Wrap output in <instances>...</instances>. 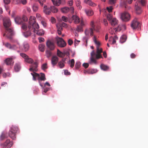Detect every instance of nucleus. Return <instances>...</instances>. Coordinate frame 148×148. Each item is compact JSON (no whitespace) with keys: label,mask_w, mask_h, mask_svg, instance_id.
<instances>
[{"label":"nucleus","mask_w":148,"mask_h":148,"mask_svg":"<svg viewBox=\"0 0 148 148\" xmlns=\"http://www.w3.org/2000/svg\"><path fill=\"white\" fill-rule=\"evenodd\" d=\"M14 143L12 141H10V139H7L5 142L3 144H0L1 146L4 148H10Z\"/></svg>","instance_id":"6e6552de"},{"label":"nucleus","mask_w":148,"mask_h":148,"mask_svg":"<svg viewBox=\"0 0 148 148\" xmlns=\"http://www.w3.org/2000/svg\"><path fill=\"white\" fill-rule=\"evenodd\" d=\"M39 42H41L44 41V39L42 37H39L38 38Z\"/></svg>","instance_id":"69168bd1"},{"label":"nucleus","mask_w":148,"mask_h":148,"mask_svg":"<svg viewBox=\"0 0 148 148\" xmlns=\"http://www.w3.org/2000/svg\"><path fill=\"white\" fill-rule=\"evenodd\" d=\"M139 24V23L137 19H135L132 21L131 24V26L133 29H135L138 27Z\"/></svg>","instance_id":"6ab92c4d"},{"label":"nucleus","mask_w":148,"mask_h":148,"mask_svg":"<svg viewBox=\"0 0 148 148\" xmlns=\"http://www.w3.org/2000/svg\"><path fill=\"white\" fill-rule=\"evenodd\" d=\"M51 20L52 23H54L56 22V19L53 17H51Z\"/></svg>","instance_id":"e2e57ef3"},{"label":"nucleus","mask_w":148,"mask_h":148,"mask_svg":"<svg viewBox=\"0 0 148 148\" xmlns=\"http://www.w3.org/2000/svg\"><path fill=\"white\" fill-rule=\"evenodd\" d=\"M103 23L105 26H107L108 25V23L107 20L105 19H104L103 20Z\"/></svg>","instance_id":"0e129e2a"},{"label":"nucleus","mask_w":148,"mask_h":148,"mask_svg":"<svg viewBox=\"0 0 148 148\" xmlns=\"http://www.w3.org/2000/svg\"><path fill=\"white\" fill-rule=\"evenodd\" d=\"M118 40V37L116 36L114 37H111L109 38V41L112 42V44H114L116 42L117 40Z\"/></svg>","instance_id":"5701e85b"},{"label":"nucleus","mask_w":148,"mask_h":148,"mask_svg":"<svg viewBox=\"0 0 148 148\" xmlns=\"http://www.w3.org/2000/svg\"><path fill=\"white\" fill-rule=\"evenodd\" d=\"M106 15L108 21L112 26H115L117 25L119 23L118 20L116 18H113L112 15L108 14Z\"/></svg>","instance_id":"39448f33"},{"label":"nucleus","mask_w":148,"mask_h":148,"mask_svg":"<svg viewBox=\"0 0 148 148\" xmlns=\"http://www.w3.org/2000/svg\"><path fill=\"white\" fill-rule=\"evenodd\" d=\"M47 65V63L43 64L41 66V69L43 70H45L47 69L48 68Z\"/></svg>","instance_id":"a18cd8bd"},{"label":"nucleus","mask_w":148,"mask_h":148,"mask_svg":"<svg viewBox=\"0 0 148 148\" xmlns=\"http://www.w3.org/2000/svg\"><path fill=\"white\" fill-rule=\"evenodd\" d=\"M14 21L16 24H21L22 22V20L20 16H17L14 18Z\"/></svg>","instance_id":"cd10ccee"},{"label":"nucleus","mask_w":148,"mask_h":148,"mask_svg":"<svg viewBox=\"0 0 148 148\" xmlns=\"http://www.w3.org/2000/svg\"><path fill=\"white\" fill-rule=\"evenodd\" d=\"M101 69L104 71H107L109 69V67L105 64H101L100 65Z\"/></svg>","instance_id":"c9c22d12"},{"label":"nucleus","mask_w":148,"mask_h":148,"mask_svg":"<svg viewBox=\"0 0 148 148\" xmlns=\"http://www.w3.org/2000/svg\"><path fill=\"white\" fill-rule=\"evenodd\" d=\"M82 65L85 68H87L89 66V64L88 63H84Z\"/></svg>","instance_id":"680f3d73"},{"label":"nucleus","mask_w":148,"mask_h":148,"mask_svg":"<svg viewBox=\"0 0 148 148\" xmlns=\"http://www.w3.org/2000/svg\"><path fill=\"white\" fill-rule=\"evenodd\" d=\"M54 42L53 41L50 40H48L46 42L47 47L51 50H53L55 48Z\"/></svg>","instance_id":"9b49d317"},{"label":"nucleus","mask_w":148,"mask_h":148,"mask_svg":"<svg viewBox=\"0 0 148 148\" xmlns=\"http://www.w3.org/2000/svg\"><path fill=\"white\" fill-rule=\"evenodd\" d=\"M34 72H33L34 73H31L33 76V80H36V79H37L39 82H40V81H45L46 79L45 75L44 73H41L40 75L39 74L34 73Z\"/></svg>","instance_id":"423d86ee"},{"label":"nucleus","mask_w":148,"mask_h":148,"mask_svg":"<svg viewBox=\"0 0 148 148\" xmlns=\"http://www.w3.org/2000/svg\"><path fill=\"white\" fill-rule=\"evenodd\" d=\"M135 9L136 10V12L137 14H140L141 13L142 10L141 8L138 6L137 2L135 4Z\"/></svg>","instance_id":"393cba45"},{"label":"nucleus","mask_w":148,"mask_h":148,"mask_svg":"<svg viewBox=\"0 0 148 148\" xmlns=\"http://www.w3.org/2000/svg\"><path fill=\"white\" fill-rule=\"evenodd\" d=\"M43 11L46 14H49L51 12V9L50 8H48L46 5H45L43 8Z\"/></svg>","instance_id":"412c9836"},{"label":"nucleus","mask_w":148,"mask_h":148,"mask_svg":"<svg viewBox=\"0 0 148 148\" xmlns=\"http://www.w3.org/2000/svg\"><path fill=\"white\" fill-rule=\"evenodd\" d=\"M80 42V40H77L76 39H75L74 42L75 45H77Z\"/></svg>","instance_id":"bf43d9fd"},{"label":"nucleus","mask_w":148,"mask_h":148,"mask_svg":"<svg viewBox=\"0 0 148 148\" xmlns=\"http://www.w3.org/2000/svg\"><path fill=\"white\" fill-rule=\"evenodd\" d=\"M45 46L43 44H40L38 46V49L41 52H44L45 50Z\"/></svg>","instance_id":"72a5a7b5"},{"label":"nucleus","mask_w":148,"mask_h":148,"mask_svg":"<svg viewBox=\"0 0 148 148\" xmlns=\"http://www.w3.org/2000/svg\"><path fill=\"white\" fill-rule=\"evenodd\" d=\"M57 55L58 56L61 58H63L64 56V54L58 49H57Z\"/></svg>","instance_id":"ea45409f"},{"label":"nucleus","mask_w":148,"mask_h":148,"mask_svg":"<svg viewBox=\"0 0 148 148\" xmlns=\"http://www.w3.org/2000/svg\"><path fill=\"white\" fill-rule=\"evenodd\" d=\"M41 23L44 27H46L47 26V23L44 19L41 21Z\"/></svg>","instance_id":"de8ad7c7"},{"label":"nucleus","mask_w":148,"mask_h":148,"mask_svg":"<svg viewBox=\"0 0 148 148\" xmlns=\"http://www.w3.org/2000/svg\"><path fill=\"white\" fill-rule=\"evenodd\" d=\"M113 7L112 6H110L109 7H107L106 8V9H104L103 11V12H106V10H107L108 12L110 13L112 12V10H113Z\"/></svg>","instance_id":"58836bf2"},{"label":"nucleus","mask_w":148,"mask_h":148,"mask_svg":"<svg viewBox=\"0 0 148 148\" xmlns=\"http://www.w3.org/2000/svg\"><path fill=\"white\" fill-rule=\"evenodd\" d=\"M81 65V63L79 62H77L76 63L75 67L76 69H78L80 67Z\"/></svg>","instance_id":"09e8293b"},{"label":"nucleus","mask_w":148,"mask_h":148,"mask_svg":"<svg viewBox=\"0 0 148 148\" xmlns=\"http://www.w3.org/2000/svg\"><path fill=\"white\" fill-rule=\"evenodd\" d=\"M6 32L3 34V36H5L11 39V36L13 35V32L12 30L11 29H7Z\"/></svg>","instance_id":"4468645a"},{"label":"nucleus","mask_w":148,"mask_h":148,"mask_svg":"<svg viewBox=\"0 0 148 148\" xmlns=\"http://www.w3.org/2000/svg\"><path fill=\"white\" fill-rule=\"evenodd\" d=\"M10 73H3V76L4 78H6L7 77L9 76L10 75Z\"/></svg>","instance_id":"4d7b16f0"},{"label":"nucleus","mask_w":148,"mask_h":148,"mask_svg":"<svg viewBox=\"0 0 148 148\" xmlns=\"http://www.w3.org/2000/svg\"><path fill=\"white\" fill-rule=\"evenodd\" d=\"M5 138H6V137H5V134L3 133H2L0 136V140H3Z\"/></svg>","instance_id":"6e6d98bb"},{"label":"nucleus","mask_w":148,"mask_h":148,"mask_svg":"<svg viewBox=\"0 0 148 148\" xmlns=\"http://www.w3.org/2000/svg\"><path fill=\"white\" fill-rule=\"evenodd\" d=\"M21 68L20 64L19 63H16L14 66V69L16 72L18 71Z\"/></svg>","instance_id":"2f4dec72"},{"label":"nucleus","mask_w":148,"mask_h":148,"mask_svg":"<svg viewBox=\"0 0 148 148\" xmlns=\"http://www.w3.org/2000/svg\"><path fill=\"white\" fill-rule=\"evenodd\" d=\"M76 5L77 8L79 10H81L82 8V6L81 5V2L80 0H76L75 1Z\"/></svg>","instance_id":"c85d7f7f"},{"label":"nucleus","mask_w":148,"mask_h":148,"mask_svg":"<svg viewBox=\"0 0 148 148\" xmlns=\"http://www.w3.org/2000/svg\"><path fill=\"white\" fill-rule=\"evenodd\" d=\"M138 1V2L140 3L143 5H144L146 3V1L145 0H140Z\"/></svg>","instance_id":"603ef678"},{"label":"nucleus","mask_w":148,"mask_h":148,"mask_svg":"<svg viewBox=\"0 0 148 148\" xmlns=\"http://www.w3.org/2000/svg\"><path fill=\"white\" fill-rule=\"evenodd\" d=\"M127 36L125 35H123L121 37L120 39V42L121 43H123L126 40Z\"/></svg>","instance_id":"f704fd0d"},{"label":"nucleus","mask_w":148,"mask_h":148,"mask_svg":"<svg viewBox=\"0 0 148 148\" xmlns=\"http://www.w3.org/2000/svg\"><path fill=\"white\" fill-rule=\"evenodd\" d=\"M38 29H33V32L34 33H36V34L39 36H42L44 35L45 33V31L42 29H40L38 30Z\"/></svg>","instance_id":"aec40b11"},{"label":"nucleus","mask_w":148,"mask_h":148,"mask_svg":"<svg viewBox=\"0 0 148 148\" xmlns=\"http://www.w3.org/2000/svg\"><path fill=\"white\" fill-rule=\"evenodd\" d=\"M45 53L46 56L48 58H49L51 56V53L50 51L47 50L46 51Z\"/></svg>","instance_id":"49530a36"},{"label":"nucleus","mask_w":148,"mask_h":148,"mask_svg":"<svg viewBox=\"0 0 148 148\" xmlns=\"http://www.w3.org/2000/svg\"><path fill=\"white\" fill-rule=\"evenodd\" d=\"M36 17L38 20L40 21L44 19V18L41 16L40 14L38 13L36 14Z\"/></svg>","instance_id":"c03bdc74"},{"label":"nucleus","mask_w":148,"mask_h":148,"mask_svg":"<svg viewBox=\"0 0 148 148\" xmlns=\"http://www.w3.org/2000/svg\"><path fill=\"white\" fill-rule=\"evenodd\" d=\"M94 29L92 28L86 29L85 31V34L86 36H92L93 35V31Z\"/></svg>","instance_id":"2eb2a0df"},{"label":"nucleus","mask_w":148,"mask_h":148,"mask_svg":"<svg viewBox=\"0 0 148 148\" xmlns=\"http://www.w3.org/2000/svg\"><path fill=\"white\" fill-rule=\"evenodd\" d=\"M54 5L58 6L61 3V0H51Z\"/></svg>","instance_id":"7c9ffc66"},{"label":"nucleus","mask_w":148,"mask_h":148,"mask_svg":"<svg viewBox=\"0 0 148 148\" xmlns=\"http://www.w3.org/2000/svg\"><path fill=\"white\" fill-rule=\"evenodd\" d=\"M20 56L24 59L25 61L29 64H32L30 66L29 70L30 71H37L38 70V62L37 60L33 63L34 60L31 58H30L25 53H21Z\"/></svg>","instance_id":"f03ea898"},{"label":"nucleus","mask_w":148,"mask_h":148,"mask_svg":"<svg viewBox=\"0 0 148 148\" xmlns=\"http://www.w3.org/2000/svg\"><path fill=\"white\" fill-rule=\"evenodd\" d=\"M97 71V70L96 69H89L87 70H84V72L85 74H92L96 73Z\"/></svg>","instance_id":"f3484780"},{"label":"nucleus","mask_w":148,"mask_h":148,"mask_svg":"<svg viewBox=\"0 0 148 148\" xmlns=\"http://www.w3.org/2000/svg\"><path fill=\"white\" fill-rule=\"evenodd\" d=\"M58 61V58L56 56L53 57L51 59V64L53 66L56 65Z\"/></svg>","instance_id":"bb28decb"},{"label":"nucleus","mask_w":148,"mask_h":148,"mask_svg":"<svg viewBox=\"0 0 148 148\" xmlns=\"http://www.w3.org/2000/svg\"><path fill=\"white\" fill-rule=\"evenodd\" d=\"M3 44L6 47L9 48L10 49H16L17 47L14 45H11L9 43L7 42L5 43H4L3 42Z\"/></svg>","instance_id":"a211bd4d"},{"label":"nucleus","mask_w":148,"mask_h":148,"mask_svg":"<svg viewBox=\"0 0 148 148\" xmlns=\"http://www.w3.org/2000/svg\"><path fill=\"white\" fill-rule=\"evenodd\" d=\"M21 28L22 30L24 31H26L28 29V27H27V25L25 23H23Z\"/></svg>","instance_id":"37998d69"},{"label":"nucleus","mask_w":148,"mask_h":148,"mask_svg":"<svg viewBox=\"0 0 148 148\" xmlns=\"http://www.w3.org/2000/svg\"><path fill=\"white\" fill-rule=\"evenodd\" d=\"M92 40L96 45V52L95 53L94 51L93 50L90 53L91 57L89 63L90 64L94 63L96 64L97 63L96 59L103 58L101 55V53L102 52V49L100 47L101 43L99 41L97 40L96 36H94Z\"/></svg>","instance_id":"f257e3e1"},{"label":"nucleus","mask_w":148,"mask_h":148,"mask_svg":"<svg viewBox=\"0 0 148 148\" xmlns=\"http://www.w3.org/2000/svg\"><path fill=\"white\" fill-rule=\"evenodd\" d=\"M121 25H118L117 27L115 29H116V30L117 31H119L122 30L121 28Z\"/></svg>","instance_id":"3c124183"},{"label":"nucleus","mask_w":148,"mask_h":148,"mask_svg":"<svg viewBox=\"0 0 148 148\" xmlns=\"http://www.w3.org/2000/svg\"><path fill=\"white\" fill-rule=\"evenodd\" d=\"M121 18L122 20L125 21H127L130 20V15L128 13L124 12L121 14Z\"/></svg>","instance_id":"1a4fd4ad"},{"label":"nucleus","mask_w":148,"mask_h":148,"mask_svg":"<svg viewBox=\"0 0 148 148\" xmlns=\"http://www.w3.org/2000/svg\"><path fill=\"white\" fill-rule=\"evenodd\" d=\"M84 2L90 6H95L96 5V4L92 2L91 0H84Z\"/></svg>","instance_id":"a878e982"},{"label":"nucleus","mask_w":148,"mask_h":148,"mask_svg":"<svg viewBox=\"0 0 148 148\" xmlns=\"http://www.w3.org/2000/svg\"><path fill=\"white\" fill-rule=\"evenodd\" d=\"M33 31V29L29 30L28 29V30L23 33V34L25 37H27L31 35V31Z\"/></svg>","instance_id":"c756f323"},{"label":"nucleus","mask_w":148,"mask_h":148,"mask_svg":"<svg viewBox=\"0 0 148 148\" xmlns=\"http://www.w3.org/2000/svg\"><path fill=\"white\" fill-rule=\"evenodd\" d=\"M69 8V11H70L71 13L73 14L74 12V8L73 7H71L70 8Z\"/></svg>","instance_id":"13d9d810"},{"label":"nucleus","mask_w":148,"mask_h":148,"mask_svg":"<svg viewBox=\"0 0 148 148\" xmlns=\"http://www.w3.org/2000/svg\"><path fill=\"white\" fill-rule=\"evenodd\" d=\"M19 131L18 127L15 125H12L8 132L9 136L12 140H15L16 138V134Z\"/></svg>","instance_id":"20e7f679"},{"label":"nucleus","mask_w":148,"mask_h":148,"mask_svg":"<svg viewBox=\"0 0 148 148\" xmlns=\"http://www.w3.org/2000/svg\"><path fill=\"white\" fill-rule=\"evenodd\" d=\"M64 74L66 75H69L70 74V72L67 70H64Z\"/></svg>","instance_id":"052dcab7"},{"label":"nucleus","mask_w":148,"mask_h":148,"mask_svg":"<svg viewBox=\"0 0 148 148\" xmlns=\"http://www.w3.org/2000/svg\"><path fill=\"white\" fill-rule=\"evenodd\" d=\"M116 0H109V2L111 4H115L116 2Z\"/></svg>","instance_id":"338daca9"},{"label":"nucleus","mask_w":148,"mask_h":148,"mask_svg":"<svg viewBox=\"0 0 148 148\" xmlns=\"http://www.w3.org/2000/svg\"><path fill=\"white\" fill-rule=\"evenodd\" d=\"M56 40L57 45L61 48L64 47L66 45V44L64 40L62 38L56 36Z\"/></svg>","instance_id":"0eeeda50"},{"label":"nucleus","mask_w":148,"mask_h":148,"mask_svg":"<svg viewBox=\"0 0 148 148\" xmlns=\"http://www.w3.org/2000/svg\"><path fill=\"white\" fill-rule=\"evenodd\" d=\"M68 63L71 68H73L75 64V61L74 59H72L69 60Z\"/></svg>","instance_id":"4c0bfd02"},{"label":"nucleus","mask_w":148,"mask_h":148,"mask_svg":"<svg viewBox=\"0 0 148 148\" xmlns=\"http://www.w3.org/2000/svg\"><path fill=\"white\" fill-rule=\"evenodd\" d=\"M33 11L34 12H37L38 9V6L37 4H34L32 6Z\"/></svg>","instance_id":"79ce46f5"},{"label":"nucleus","mask_w":148,"mask_h":148,"mask_svg":"<svg viewBox=\"0 0 148 148\" xmlns=\"http://www.w3.org/2000/svg\"><path fill=\"white\" fill-rule=\"evenodd\" d=\"M23 47L24 50L25 51H27L29 49V44L27 42H25L23 44Z\"/></svg>","instance_id":"e433bc0d"},{"label":"nucleus","mask_w":148,"mask_h":148,"mask_svg":"<svg viewBox=\"0 0 148 148\" xmlns=\"http://www.w3.org/2000/svg\"><path fill=\"white\" fill-rule=\"evenodd\" d=\"M68 43L69 45H71L73 44V41L71 39H69L68 40Z\"/></svg>","instance_id":"774afa93"},{"label":"nucleus","mask_w":148,"mask_h":148,"mask_svg":"<svg viewBox=\"0 0 148 148\" xmlns=\"http://www.w3.org/2000/svg\"><path fill=\"white\" fill-rule=\"evenodd\" d=\"M90 25L91 27V28H93V29H95V25H94V23L93 21H92L90 22Z\"/></svg>","instance_id":"5fc2aeb1"},{"label":"nucleus","mask_w":148,"mask_h":148,"mask_svg":"<svg viewBox=\"0 0 148 148\" xmlns=\"http://www.w3.org/2000/svg\"><path fill=\"white\" fill-rule=\"evenodd\" d=\"M85 25V23L83 19H82L80 23V25L77 26L76 30L78 32H82L83 31V27Z\"/></svg>","instance_id":"ddd939ff"},{"label":"nucleus","mask_w":148,"mask_h":148,"mask_svg":"<svg viewBox=\"0 0 148 148\" xmlns=\"http://www.w3.org/2000/svg\"><path fill=\"white\" fill-rule=\"evenodd\" d=\"M51 11L53 13H56L58 12V9L57 8L54 6H50Z\"/></svg>","instance_id":"a19ab883"},{"label":"nucleus","mask_w":148,"mask_h":148,"mask_svg":"<svg viewBox=\"0 0 148 148\" xmlns=\"http://www.w3.org/2000/svg\"><path fill=\"white\" fill-rule=\"evenodd\" d=\"M65 60V59H63L61 61L59 62L58 65L60 68H63L64 66V63Z\"/></svg>","instance_id":"b1692460"},{"label":"nucleus","mask_w":148,"mask_h":148,"mask_svg":"<svg viewBox=\"0 0 148 148\" xmlns=\"http://www.w3.org/2000/svg\"><path fill=\"white\" fill-rule=\"evenodd\" d=\"M71 18L73 21L74 22L75 24L80 23L81 22V20L82 18L80 19L79 17L77 15H73L71 17Z\"/></svg>","instance_id":"dca6fc26"},{"label":"nucleus","mask_w":148,"mask_h":148,"mask_svg":"<svg viewBox=\"0 0 148 148\" xmlns=\"http://www.w3.org/2000/svg\"><path fill=\"white\" fill-rule=\"evenodd\" d=\"M16 58L14 56H12L6 58L4 61L5 64L7 65L12 66L14 64V60Z\"/></svg>","instance_id":"9d476101"},{"label":"nucleus","mask_w":148,"mask_h":148,"mask_svg":"<svg viewBox=\"0 0 148 148\" xmlns=\"http://www.w3.org/2000/svg\"><path fill=\"white\" fill-rule=\"evenodd\" d=\"M62 21L66 22L68 21V18L67 17L63 16L62 17Z\"/></svg>","instance_id":"864d4df0"},{"label":"nucleus","mask_w":148,"mask_h":148,"mask_svg":"<svg viewBox=\"0 0 148 148\" xmlns=\"http://www.w3.org/2000/svg\"><path fill=\"white\" fill-rule=\"evenodd\" d=\"M3 23L5 28L10 27L11 25V22L9 18L8 17L4 18L3 19Z\"/></svg>","instance_id":"f8f14e48"},{"label":"nucleus","mask_w":148,"mask_h":148,"mask_svg":"<svg viewBox=\"0 0 148 148\" xmlns=\"http://www.w3.org/2000/svg\"><path fill=\"white\" fill-rule=\"evenodd\" d=\"M73 4V0L68 1L67 2L68 5L70 6H72Z\"/></svg>","instance_id":"8fccbe9b"},{"label":"nucleus","mask_w":148,"mask_h":148,"mask_svg":"<svg viewBox=\"0 0 148 148\" xmlns=\"http://www.w3.org/2000/svg\"><path fill=\"white\" fill-rule=\"evenodd\" d=\"M28 28L29 30L39 29V26L36 22L35 17L33 16H30L28 22Z\"/></svg>","instance_id":"7ed1b4c3"},{"label":"nucleus","mask_w":148,"mask_h":148,"mask_svg":"<svg viewBox=\"0 0 148 148\" xmlns=\"http://www.w3.org/2000/svg\"><path fill=\"white\" fill-rule=\"evenodd\" d=\"M85 12L87 16H91L94 14V12L93 10L90 9H85Z\"/></svg>","instance_id":"4be33fe9"},{"label":"nucleus","mask_w":148,"mask_h":148,"mask_svg":"<svg viewBox=\"0 0 148 148\" xmlns=\"http://www.w3.org/2000/svg\"><path fill=\"white\" fill-rule=\"evenodd\" d=\"M62 12L64 13H66L69 11V7H65L61 9Z\"/></svg>","instance_id":"473e14b6"}]
</instances>
